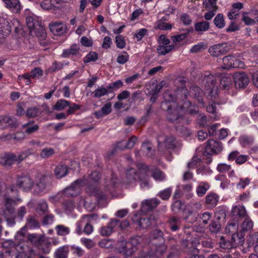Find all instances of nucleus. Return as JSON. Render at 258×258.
Listing matches in <instances>:
<instances>
[{
	"instance_id": "obj_37",
	"label": "nucleus",
	"mask_w": 258,
	"mask_h": 258,
	"mask_svg": "<svg viewBox=\"0 0 258 258\" xmlns=\"http://www.w3.org/2000/svg\"><path fill=\"white\" fill-rule=\"evenodd\" d=\"M22 127L25 129L26 133L31 134L37 131L38 130V126L37 124H33L30 122L24 124Z\"/></svg>"
},
{
	"instance_id": "obj_40",
	"label": "nucleus",
	"mask_w": 258,
	"mask_h": 258,
	"mask_svg": "<svg viewBox=\"0 0 258 258\" xmlns=\"http://www.w3.org/2000/svg\"><path fill=\"white\" fill-rule=\"evenodd\" d=\"M253 227V222L247 216L245 217V219L241 225L242 231L243 232L249 230Z\"/></svg>"
},
{
	"instance_id": "obj_32",
	"label": "nucleus",
	"mask_w": 258,
	"mask_h": 258,
	"mask_svg": "<svg viewBox=\"0 0 258 258\" xmlns=\"http://www.w3.org/2000/svg\"><path fill=\"white\" fill-rule=\"evenodd\" d=\"M235 57L232 55H228L223 58V66L224 69H229L233 68Z\"/></svg>"
},
{
	"instance_id": "obj_2",
	"label": "nucleus",
	"mask_w": 258,
	"mask_h": 258,
	"mask_svg": "<svg viewBox=\"0 0 258 258\" xmlns=\"http://www.w3.org/2000/svg\"><path fill=\"white\" fill-rule=\"evenodd\" d=\"M137 177H138L140 180V185L142 188L149 187L148 175L146 172L145 173V172L141 169L140 170L138 175L135 169L134 168H130L126 171V178L127 184H134L136 182Z\"/></svg>"
},
{
	"instance_id": "obj_10",
	"label": "nucleus",
	"mask_w": 258,
	"mask_h": 258,
	"mask_svg": "<svg viewBox=\"0 0 258 258\" xmlns=\"http://www.w3.org/2000/svg\"><path fill=\"white\" fill-rule=\"evenodd\" d=\"M236 87L243 88L246 87L249 82L247 75L244 73H236L234 76Z\"/></svg>"
},
{
	"instance_id": "obj_1",
	"label": "nucleus",
	"mask_w": 258,
	"mask_h": 258,
	"mask_svg": "<svg viewBox=\"0 0 258 258\" xmlns=\"http://www.w3.org/2000/svg\"><path fill=\"white\" fill-rule=\"evenodd\" d=\"M187 94V90L183 87L177 90L175 99L178 104H181L179 107H177V103L174 101L170 92L167 91L164 94L163 97L165 102L162 103V107L164 109L167 108L168 118L170 121H174L179 119L185 112L194 114L198 111V106L195 104L191 105L188 101H185Z\"/></svg>"
},
{
	"instance_id": "obj_31",
	"label": "nucleus",
	"mask_w": 258,
	"mask_h": 258,
	"mask_svg": "<svg viewBox=\"0 0 258 258\" xmlns=\"http://www.w3.org/2000/svg\"><path fill=\"white\" fill-rule=\"evenodd\" d=\"M173 45H159L157 48L158 53L160 55H165L170 52L173 48Z\"/></svg>"
},
{
	"instance_id": "obj_9",
	"label": "nucleus",
	"mask_w": 258,
	"mask_h": 258,
	"mask_svg": "<svg viewBox=\"0 0 258 258\" xmlns=\"http://www.w3.org/2000/svg\"><path fill=\"white\" fill-rule=\"evenodd\" d=\"M223 149V147L220 142L210 140L207 143L205 147V152L207 154H217L220 152Z\"/></svg>"
},
{
	"instance_id": "obj_59",
	"label": "nucleus",
	"mask_w": 258,
	"mask_h": 258,
	"mask_svg": "<svg viewBox=\"0 0 258 258\" xmlns=\"http://www.w3.org/2000/svg\"><path fill=\"white\" fill-rule=\"evenodd\" d=\"M47 209L48 205L46 202L45 201H42L38 203L36 210L38 212H41L42 213H43L47 211Z\"/></svg>"
},
{
	"instance_id": "obj_55",
	"label": "nucleus",
	"mask_w": 258,
	"mask_h": 258,
	"mask_svg": "<svg viewBox=\"0 0 258 258\" xmlns=\"http://www.w3.org/2000/svg\"><path fill=\"white\" fill-rule=\"evenodd\" d=\"M27 225L30 228H36L38 227L39 223L34 217L31 216L27 219Z\"/></svg>"
},
{
	"instance_id": "obj_60",
	"label": "nucleus",
	"mask_w": 258,
	"mask_h": 258,
	"mask_svg": "<svg viewBox=\"0 0 258 258\" xmlns=\"http://www.w3.org/2000/svg\"><path fill=\"white\" fill-rule=\"evenodd\" d=\"M249 246H253L258 242V233L255 232L252 234L247 240Z\"/></svg>"
},
{
	"instance_id": "obj_21",
	"label": "nucleus",
	"mask_w": 258,
	"mask_h": 258,
	"mask_svg": "<svg viewBox=\"0 0 258 258\" xmlns=\"http://www.w3.org/2000/svg\"><path fill=\"white\" fill-rule=\"evenodd\" d=\"M80 47L77 44L72 45L70 48L64 49L62 53L63 57H68L71 55H77L79 53Z\"/></svg>"
},
{
	"instance_id": "obj_39",
	"label": "nucleus",
	"mask_w": 258,
	"mask_h": 258,
	"mask_svg": "<svg viewBox=\"0 0 258 258\" xmlns=\"http://www.w3.org/2000/svg\"><path fill=\"white\" fill-rule=\"evenodd\" d=\"M70 102L68 101L60 99L58 100L54 106V109L56 110L60 111L64 109L66 107L69 106Z\"/></svg>"
},
{
	"instance_id": "obj_61",
	"label": "nucleus",
	"mask_w": 258,
	"mask_h": 258,
	"mask_svg": "<svg viewBox=\"0 0 258 258\" xmlns=\"http://www.w3.org/2000/svg\"><path fill=\"white\" fill-rule=\"evenodd\" d=\"M115 42L118 48H123L125 46L124 39L121 35H118L116 37Z\"/></svg>"
},
{
	"instance_id": "obj_56",
	"label": "nucleus",
	"mask_w": 258,
	"mask_h": 258,
	"mask_svg": "<svg viewBox=\"0 0 258 258\" xmlns=\"http://www.w3.org/2000/svg\"><path fill=\"white\" fill-rule=\"evenodd\" d=\"M212 172V170L209 167L205 166L199 167L197 170V173L198 174H201L202 175L210 174Z\"/></svg>"
},
{
	"instance_id": "obj_15",
	"label": "nucleus",
	"mask_w": 258,
	"mask_h": 258,
	"mask_svg": "<svg viewBox=\"0 0 258 258\" xmlns=\"http://www.w3.org/2000/svg\"><path fill=\"white\" fill-rule=\"evenodd\" d=\"M49 27L50 31L55 35L63 34L66 30V25L60 22H52Z\"/></svg>"
},
{
	"instance_id": "obj_17",
	"label": "nucleus",
	"mask_w": 258,
	"mask_h": 258,
	"mask_svg": "<svg viewBox=\"0 0 258 258\" xmlns=\"http://www.w3.org/2000/svg\"><path fill=\"white\" fill-rule=\"evenodd\" d=\"M159 203L160 201L157 199L145 200L142 204V210L144 212H147L156 208Z\"/></svg>"
},
{
	"instance_id": "obj_12",
	"label": "nucleus",
	"mask_w": 258,
	"mask_h": 258,
	"mask_svg": "<svg viewBox=\"0 0 258 258\" xmlns=\"http://www.w3.org/2000/svg\"><path fill=\"white\" fill-rule=\"evenodd\" d=\"M11 31V26L8 20L0 18V39L7 36Z\"/></svg>"
},
{
	"instance_id": "obj_7",
	"label": "nucleus",
	"mask_w": 258,
	"mask_h": 258,
	"mask_svg": "<svg viewBox=\"0 0 258 258\" xmlns=\"http://www.w3.org/2000/svg\"><path fill=\"white\" fill-rule=\"evenodd\" d=\"M17 185L25 190H29L33 187L34 180L29 175H22L18 177Z\"/></svg>"
},
{
	"instance_id": "obj_35",
	"label": "nucleus",
	"mask_w": 258,
	"mask_h": 258,
	"mask_svg": "<svg viewBox=\"0 0 258 258\" xmlns=\"http://www.w3.org/2000/svg\"><path fill=\"white\" fill-rule=\"evenodd\" d=\"M207 110L208 112L212 113V115H211L210 117L213 120H218L220 118L219 115L216 112V106L215 103H212L211 104H209L207 106Z\"/></svg>"
},
{
	"instance_id": "obj_62",
	"label": "nucleus",
	"mask_w": 258,
	"mask_h": 258,
	"mask_svg": "<svg viewBox=\"0 0 258 258\" xmlns=\"http://www.w3.org/2000/svg\"><path fill=\"white\" fill-rule=\"evenodd\" d=\"M99 232L103 236H109L112 233V230H111L108 224L105 226L102 227L99 230Z\"/></svg>"
},
{
	"instance_id": "obj_23",
	"label": "nucleus",
	"mask_w": 258,
	"mask_h": 258,
	"mask_svg": "<svg viewBox=\"0 0 258 258\" xmlns=\"http://www.w3.org/2000/svg\"><path fill=\"white\" fill-rule=\"evenodd\" d=\"M232 213L233 216H237L243 218L247 216L245 209L244 206L241 205H236L233 207Z\"/></svg>"
},
{
	"instance_id": "obj_13",
	"label": "nucleus",
	"mask_w": 258,
	"mask_h": 258,
	"mask_svg": "<svg viewBox=\"0 0 258 258\" xmlns=\"http://www.w3.org/2000/svg\"><path fill=\"white\" fill-rule=\"evenodd\" d=\"M227 45L225 43L214 45L210 47L209 53L214 56H218L227 51Z\"/></svg>"
},
{
	"instance_id": "obj_42",
	"label": "nucleus",
	"mask_w": 258,
	"mask_h": 258,
	"mask_svg": "<svg viewBox=\"0 0 258 258\" xmlns=\"http://www.w3.org/2000/svg\"><path fill=\"white\" fill-rule=\"evenodd\" d=\"M54 154V149L51 148H45L41 150L40 156L43 159L48 158Z\"/></svg>"
},
{
	"instance_id": "obj_50",
	"label": "nucleus",
	"mask_w": 258,
	"mask_h": 258,
	"mask_svg": "<svg viewBox=\"0 0 258 258\" xmlns=\"http://www.w3.org/2000/svg\"><path fill=\"white\" fill-rule=\"evenodd\" d=\"M98 59V54L95 52H90L84 58L85 63L94 61Z\"/></svg>"
},
{
	"instance_id": "obj_26",
	"label": "nucleus",
	"mask_w": 258,
	"mask_h": 258,
	"mask_svg": "<svg viewBox=\"0 0 258 258\" xmlns=\"http://www.w3.org/2000/svg\"><path fill=\"white\" fill-rule=\"evenodd\" d=\"M69 253L68 248L66 246H61L58 248L55 251L54 258H68Z\"/></svg>"
},
{
	"instance_id": "obj_3",
	"label": "nucleus",
	"mask_w": 258,
	"mask_h": 258,
	"mask_svg": "<svg viewBox=\"0 0 258 258\" xmlns=\"http://www.w3.org/2000/svg\"><path fill=\"white\" fill-rule=\"evenodd\" d=\"M26 22L27 26L31 33L38 35V30L40 31L41 35L43 38L45 37L46 34L44 32V28L41 25L40 22L36 16L32 15L28 16L26 19Z\"/></svg>"
},
{
	"instance_id": "obj_36",
	"label": "nucleus",
	"mask_w": 258,
	"mask_h": 258,
	"mask_svg": "<svg viewBox=\"0 0 258 258\" xmlns=\"http://www.w3.org/2000/svg\"><path fill=\"white\" fill-rule=\"evenodd\" d=\"M195 28L198 32L206 31L209 28V23L206 21L198 22L195 24Z\"/></svg>"
},
{
	"instance_id": "obj_44",
	"label": "nucleus",
	"mask_w": 258,
	"mask_h": 258,
	"mask_svg": "<svg viewBox=\"0 0 258 258\" xmlns=\"http://www.w3.org/2000/svg\"><path fill=\"white\" fill-rule=\"evenodd\" d=\"M216 26L219 28H222L225 26V22L222 14H218L214 20Z\"/></svg>"
},
{
	"instance_id": "obj_16",
	"label": "nucleus",
	"mask_w": 258,
	"mask_h": 258,
	"mask_svg": "<svg viewBox=\"0 0 258 258\" xmlns=\"http://www.w3.org/2000/svg\"><path fill=\"white\" fill-rule=\"evenodd\" d=\"M217 82V80L216 77L213 75L209 74L208 75H205L202 83L207 89L210 90V93H212Z\"/></svg>"
},
{
	"instance_id": "obj_28",
	"label": "nucleus",
	"mask_w": 258,
	"mask_h": 258,
	"mask_svg": "<svg viewBox=\"0 0 258 258\" xmlns=\"http://www.w3.org/2000/svg\"><path fill=\"white\" fill-rule=\"evenodd\" d=\"M219 200V196L214 193H211L206 197V202L211 207L215 206Z\"/></svg>"
},
{
	"instance_id": "obj_27",
	"label": "nucleus",
	"mask_w": 258,
	"mask_h": 258,
	"mask_svg": "<svg viewBox=\"0 0 258 258\" xmlns=\"http://www.w3.org/2000/svg\"><path fill=\"white\" fill-rule=\"evenodd\" d=\"M217 169L220 173L228 172L229 176H232L234 173V170L231 169L230 165L226 163L219 164L217 167Z\"/></svg>"
},
{
	"instance_id": "obj_4",
	"label": "nucleus",
	"mask_w": 258,
	"mask_h": 258,
	"mask_svg": "<svg viewBox=\"0 0 258 258\" xmlns=\"http://www.w3.org/2000/svg\"><path fill=\"white\" fill-rule=\"evenodd\" d=\"M91 219V216L85 215L82 219L77 223V226L76 228V232L79 235L82 233V227L84 226V232L87 234L89 235L92 233L93 231V227L91 224H90Z\"/></svg>"
},
{
	"instance_id": "obj_49",
	"label": "nucleus",
	"mask_w": 258,
	"mask_h": 258,
	"mask_svg": "<svg viewBox=\"0 0 258 258\" xmlns=\"http://www.w3.org/2000/svg\"><path fill=\"white\" fill-rule=\"evenodd\" d=\"M31 152L30 150H28L23 152H21L18 155H16L17 159V163L19 164L24 159H25L30 154Z\"/></svg>"
},
{
	"instance_id": "obj_48",
	"label": "nucleus",
	"mask_w": 258,
	"mask_h": 258,
	"mask_svg": "<svg viewBox=\"0 0 258 258\" xmlns=\"http://www.w3.org/2000/svg\"><path fill=\"white\" fill-rule=\"evenodd\" d=\"M180 224V219L176 217H172L169 220L170 228L173 231H176L177 230Z\"/></svg>"
},
{
	"instance_id": "obj_45",
	"label": "nucleus",
	"mask_w": 258,
	"mask_h": 258,
	"mask_svg": "<svg viewBox=\"0 0 258 258\" xmlns=\"http://www.w3.org/2000/svg\"><path fill=\"white\" fill-rule=\"evenodd\" d=\"M56 231L58 235L63 236L70 233V228L64 225H59L56 226Z\"/></svg>"
},
{
	"instance_id": "obj_8",
	"label": "nucleus",
	"mask_w": 258,
	"mask_h": 258,
	"mask_svg": "<svg viewBox=\"0 0 258 258\" xmlns=\"http://www.w3.org/2000/svg\"><path fill=\"white\" fill-rule=\"evenodd\" d=\"M16 249L19 252L18 257L31 258L35 254L34 251L25 243H20L16 246Z\"/></svg>"
},
{
	"instance_id": "obj_64",
	"label": "nucleus",
	"mask_w": 258,
	"mask_h": 258,
	"mask_svg": "<svg viewBox=\"0 0 258 258\" xmlns=\"http://www.w3.org/2000/svg\"><path fill=\"white\" fill-rule=\"evenodd\" d=\"M148 30L145 28H142L139 30L135 34V37L138 41L141 40L143 37L147 33Z\"/></svg>"
},
{
	"instance_id": "obj_11",
	"label": "nucleus",
	"mask_w": 258,
	"mask_h": 258,
	"mask_svg": "<svg viewBox=\"0 0 258 258\" xmlns=\"http://www.w3.org/2000/svg\"><path fill=\"white\" fill-rule=\"evenodd\" d=\"M46 180L45 176L40 175L39 178L34 181V192L37 195L43 193L46 187Z\"/></svg>"
},
{
	"instance_id": "obj_53",
	"label": "nucleus",
	"mask_w": 258,
	"mask_h": 258,
	"mask_svg": "<svg viewBox=\"0 0 258 258\" xmlns=\"http://www.w3.org/2000/svg\"><path fill=\"white\" fill-rule=\"evenodd\" d=\"M247 13H243L242 16V21L246 25H252L255 24V22L254 19H251L248 16Z\"/></svg>"
},
{
	"instance_id": "obj_41",
	"label": "nucleus",
	"mask_w": 258,
	"mask_h": 258,
	"mask_svg": "<svg viewBox=\"0 0 258 258\" xmlns=\"http://www.w3.org/2000/svg\"><path fill=\"white\" fill-rule=\"evenodd\" d=\"M152 176L157 181H162L166 178V176L164 173L157 169H155L153 171Z\"/></svg>"
},
{
	"instance_id": "obj_18",
	"label": "nucleus",
	"mask_w": 258,
	"mask_h": 258,
	"mask_svg": "<svg viewBox=\"0 0 258 258\" xmlns=\"http://www.w3.org/2000/svg\"><path fill=\"white\" fill-rule=\"evenodd\" d=\"M168 16H165L161 19L158 20L155 25V28L160 29L161 30H170L172 26L171 24L168 23Z\"/></svg>"
},
{
	"instance_id": "obj_43",
	"label": "nucleus",
	"mask_w": 258,
	"mask_h": 258,
	"mask_svg": "<svg viewBox=\"0 0 258 258\" xmlns=\"http://www.w3.org/2000/svg\"><path fill=\"white\" fill-rule=\"evenodd\" d=\"M164 145L167 149H173L176 147V141L173 137H169L166 138L164 141Z\"/></svg>"
},
{
	"instance_id": "obj_33",
	"label": "nucleus",
	"mask_w": 258,
	"mask_h": 258,
	"mask_svg": "<svg viewBox=\"0 0 258 258\" xmlns=\"http://www.w3.org/2000/svg\"><path fill=\"white\" fill-rule=\"evenodd\" d=\"M232 240L234 247H236L242 245L244 241V238L242 234L234 233L232 234Z\"/></svg>"
},
{
	"instance_id": "obj_5",
	"label": "nucleus",
	"mask_w": 258,
	"mask_h": 258,
	"mask_svg": "<svg viewBox=\"0 0 258 258\" xmlns=\"http://www.w3.org/2000/svg\"><path fill=\"white\" fill-rule=\"evenodd\" d=\"M85 184L84 181L82 180H77L72 185L66 188L64 190V195L66 196H76L78 195L81 191V187Z\"/></svg>"
},
{
	"instance_id": "obj_47",
	"label": "nucleus",
	"mask_w": 258,
	"mask_h": 258,
	"mask_svg": "<svg viewBox=\"0 0 258 258\" xmlns=\"http://www.w3.org/2000/svg\"><path fill=\"white\" fill-rule=\"evenodd\" d=\"M219 244L223 249H229L234 247L232 241L226 240L223 237H221L219 241Z\"/></svg>"
},
{
	"instance_id": "obj_24",
	"label": "nucleus",
	"mask_w": 258,
	"mask_h": 258,
	"mask_svg": "<svg viewBox=\"0 0 258 258\" xmlns=\"http://www.w3.org/2000/svg\"><path fill=\"white\" fill-rule=\"evenodd\" d=\"M111 91H110L108 88H104L103 87H98L93 93V97L95 98H99L106 95H107L109 93H111Z\"/></svg>"
},
{
	"instance_id": "obj_46",
	"label": "nucleus",
	"mask_w": 258,
	"mask_h": 258,
	"mask_svg": "<svg viewBox=\"0 0 258 258\" xmlns=\"http://www.w3.org/2000/svg\"><path fill=\"white\" fill-rule=\"evenodd\" d=\"M253 139L252 137L246 136H242L239 138V142L243 147L250 145L253 142Z\"/></svg>"
},
{
	"instance_id": "obj_51",
	"label": "nucleus",
	"mask_w": 258,
	"mask_h": 258,
	"mask_svg": "<svg viewBox=\"0 0 258 258\" xmlns=\"http://www.w3.org/2000/svg\"><path fill=\"white\" fill-rule=\"evenodd\" d=\"M203 4L207 10L217 9L216 0H204Z\"/></svg>"
},
{
	"instance_id": "obj_34",
	"label": "nucleus",
	"mask_w": 258,
	"mask_h": 258,
	"mask_svg": "<svg viewBox=\"0 0 258 258\" xmlns=\"http://www.w3.org/2000/svg\"><path fill=\"white\" fill-rule=\"evenodd\" d=\"M13 119L7 115L0 116V126L5 125L6 126H13L14 125Z\"/></svg>"
},
{
	"instance_id": "obj_29",
	"label": "nucleus",
	"mask_w": 258,
	"mask_h": 258,
	"mask_svg": "<svg viewBox=\"0 0 258 258\" xmlns=\"http://www.w3.org/2000/svg\"><path fill=\"white\" fill-rule=\"evenodd\" d=\"M28 240L33 244L36 246H39L41 244L43 240V237L36 234H30L28 235Z\"/></svg>"
},
{
	"instance_id": "obj_6",
	"label": "nucleus",
	"mask_w": 258,
	"mask_h": 258,
	"mask_svg": "<svg viewBox=\"0 0 258 258\" xmlns=\"http://www.w3.org/2000/svg\"><path fill=\"white\" fill-rule=\"evenodd\" d=\"M142 237L140 236L132 238L130 241L125 243V245L122 248V249L119 250V252H124L126 255L131 254L135 251V248L137 245L142 241Z\"/></svg>"
},
{
	"instance_id": "obj_25",
	"label": "nucleus",
	"mask_w": 258,
	"mask_h": 258,
	"mask_svg": "<svg viewBox=\"0 0 258 258\" xmlns=\"http://www.w3.org/2000/svg\"><path fill=\"white\" fill-rule=\"evenodd\" d=\"M54 174L58 178L64 177L68 174L67 167L63 165L57 166L54 169Z\"/></svg>"
},
{
	"instance_id": "obj_38",
	"label": "nucleus",
	"mask_w": 258,
	"mask_h": 258,
	"mask_svg": "<svg viewBox=\"0 0 258 258\" xmlns=\"http://www.w3.org/2000/svg\"><path fill=\"white\" fill-rule=\"evenodd\" d=\"M238 225L235 221H231L228 223L225 228V232L228 233H235L238 229Z\"/></svg>"
},
{
	"instance_id": "obj_58",
	"label": "nucleus",
	"mask_w": 258,
	"mask_h": 258,
	"mask_svg": "<svg viewBox=\"0 0 258 258\" xmlns=\"http://www.w3.org/2000/svg\"><path fill=\"white\" fill-rule=\"evenodd\" d=\"M172 189L171 188H167L159 193V197L163 200L168 199L171 194Z\"/></svg>"
},
{
	"instance_id": "obj_52",
	"label": "nucleus",
	"mask_w": 258,
	"mask_h": 258,
	"mask_svg": "<svg viewBox=\"0 0 258 258\" xmlns=\"http://www.w3.org/2000/svg\"><path fill=\"white\" fill-rule=\"evenodd\" d=\"M139 226L142 228H146L150 225L152 224L153 222L148 218H142L138 222Z\"/></svg>"
},
{
	"instance_id": "obj_30",
	"label": "nucleus",
	"mask_w": 258,
	"mask_h": 258,
	"mask_svg": "<svg viewBox=\"0 0 258 258\" xmlns=\"http://www.w3.org/2000/svg\"><path fill=\"white\" fill-rule=\"evenodd\" d=\"M209 188V185L208 183L201 182L197 188V193L199 197L203 196Z\"/></svg>"
},
{
	"instance_id": "obj_54",
	"label": "nucleus",
	"mask_w": 258,
	"mask_h": 258,
	"mask_svg": "<svg viewBox=\"0 0 258 258\" xmlns=\"http://www.w3.org/2000/svg\"><path fill=\"white\" fill-rule=\"evenodd\" d=\"M129 59V55L127 52H123L118 55L117 58V61L119 64H124L128 61Z\"/></svg>"
},
{
	"instance_id": "obj_19",
	"label": "nucleus",
	"mask_w": 258,
	"mask_h": 258,
	"mask_svg": "<svg viewBox=\"0 0 258 258\" xmlns=\"http://www.w3.org/2000/svg\"><path fill=\"white\" fill-rule=\"evenodd\" d=\"M7 7L14 13H19L21 10V6L19 0H2Z\"/></svg>"
},
{
	"instance_id": "obj_20",
	"label": "nucleus",
	"mask_w": 258,
	"mask_h": 258,
	"mask_svg": "<svg viewBox=\"0 0 258 258\" xmlns=\"http://www.w3.org/2000/svg\"><path fill=\"white\" fill-rule=\"evenodd\" d=\"M2 163L6 166H10L17 163L16 154L13 153H8L4 155L2 158Z\"/></svg>"
},
{
	"instance_id": "obj_57",
	"label": "nucleus",
	"mask_w": 258,
	"mask_h": 258,
	"mask_svg": "<svg viewBox=\"0 0 258 258\" xmlns=\"http://www.w3.org/2000/svg\"><path fill=\"white\" fill-rule=\"evenodd\" d=\"M71 250L74 254L77 255L79 257H81L84 254V250L80 247L72 245L71 246Z\"/></svg>"
},
{
	"instance_id": "obj_22",
	"label": "nucleus",
	"mask_w": 258,
	"mask_h": 258,
	"mask_svg": "<svg viewBox=\"0 0 258 258\" xmlns=\"http://www.w3.org/2000/svg\"><path fill=\"white\" fill-rule=\"evenodd\" d=\"M136 141L137 138L135 136H133L128 140L125 146H122L121 145L123 142L122 141L117 143L116 145L115 149L122 150L124 149H131L133 147Z\"/></svg>"
},
{
	"instance_id": "obj_63",
	"label": "nucleus",
	"mask_w": 258,
	"mask_h": 258,
	"mask_svg": "<svg viewBox=\"0 0 258 258\" xmlns=\"http://www.w3.org/2000/svg\"><path fill=\"white\" fill-rule=\"evenodd\" d=\"M80 240L82 244L87 248H91L95 245V243L90 239L83 237L81 238Z\"/></svg>"
},
{
	"instance_id": "obj_14",
	"label": "nucleus",
	"mask_w": 258,
	"mask_h": 258,
	"mask_svg": "<svg viewBox=\"0 0 258 258\" xmlns=\"http://www.w3.org/2000/svg\"><path fill=\"white\" fill-rule=\"evenodd\" d=\"M16 206L15 201L9 198H5V209L3 211V215L5 218L11 217L13 215Z\"/></svg>"
}]
</instances>
